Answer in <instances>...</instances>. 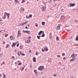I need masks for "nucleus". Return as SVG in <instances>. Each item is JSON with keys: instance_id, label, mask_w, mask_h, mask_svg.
Wrapping results in <instances>:
<instances>
[{"instance_id": "473e14b6", "label": "nucleus", "mask_w": 78, "mask_h": 78, "mask_svg": "<svg viewBox=\"0 0 78 78\" xmlns=\"http://www.w3.org/2000/svg\"><path fill=\"white\" fill-rule=\"evenodd\" d=\"M29 17H30V18H32V15L31 14H30L29 15Z\"/></svg>"}, {"instance_id": "338daca9", "label": "nucleus", "mask_w": 78, "mask_h": 78, "mask_svg": "<svg viewBox=\"0 0 78 78\" xmlns=\"http://www.w3.org/2000/svg\"><path fill=\"white\" fill-rule=\"evenodd\" d=\"M2 74H0V76H2Z\"/></svg>"}, {"instance_id": "aec40b11", "label": "nucleus", "mask_w": 78, "mask_h": 78, "mask_svg": "<svg viewBox=\"0 0 78 78\" xmlns=\"http://www.w3.org/2000/svg\"><path fill=\"white\" fill-rule=\"evenodd\" d=\"M44 49L46 50V51H48V48L46 47H44Z\"/></svg>"}, {"instance_id": "7c9ffc66", "label": "nucleus", "mask_w": 78, "mask_h": 78, "mask_svg": "<svg viewBox=\"0 0 78 78\" xmlns=\"http://www.w3.org/2000/svg\"><path fill=\"white\" fill-rule=\"evenodd\" d=\"M56 40L57 41H59V37H56Z\"/></svg>"}, {"instance_id": "4c0bfd02", "label": "nucleus", "mask_w": 78, "mask_h": 78, "mask_svg": "<svg viewBox=\"0 0 78 78\" xmlns=\"http://www.w3.org/2000/svg\"><path fill=\"white\" fill-rule=\"evenodd\" d=\"M37 38L38 39H40V36H37Z\"/></svg>"}, {"instance_id": "a211bd4d", "label": "nucleus", "mask_w": 78, "mask_h": 78, "mask_svg": "<svg viewBox=\"0 0 78 78\" xmlns=\"http://www.w3.org/2000/svg\"><path fill=\"white\" fill-rule=\"evenodd\" d=\"M49 37H51V38L52 37V34L51 33L49 34Z\"/></svg>"}, {"instance_id": "a18cd8bd", "label": "nucleus", "mask_w": 78, "mask_h": 78, "mask_svg": "<svg viewBox=\"0 0 78 78\" xmlns=\"http://www.w3.org/2000/svg\"><path fill=\"white\" fill-rule=\"evenodd\" d=\"M8 34H7V35H5V37H6L8 36Z\"/></svg>"}, {"instance_id": "412c9836", "label": "nucleus", "mask_w": 78, "mask_h": 78, "mask_svg": "<svg viewBox=\"0 0 78 78\" xmlns=\"http://www.w3.org/2000/svg\"><path fill=\"white\" fill-rule=\"evenodd\" d=\"M45 22H42V25H43V26H44L45 25Z\"/></svg>"}, {"instance_id": "de8ad7c7", "label": "nucleus", "mask_w": 78, "mask_h": 78, "mask_svg": "<svg viewBox=\"0 0 78 78\" xmlns=\"http://www.w3.org/2000/svg\"><path fill=\"white\" fill-rule=\"evenodd\" d=\"M57 57H58V58H60V56L59 55H57Z\"/></svg>"}, {"instance_id": "20e7f679", "label": "nucleus", "mask_w": 78, "mask_h": 78, "mask_svg": "<svg viewBox=\"0 0 78 78\" xmlns=\"http://www.w3.org/2000/svg\"><path fill=\"white\" fill-rule=\"evenodd\" d=\"M38 70H42L44 69V67L40 66L38 67Z\"/></svg>"}, {"instance_id": "69168bd1", "label": "nucleus", "mask_w": 78, "mask_h": 78, "mask_svg": "<svg viewBox=\"0 0 78 78\" xmlns=\"http://www.w3.org/2000/svg\"><path fill=\"white\" fill-rule=\"evenodd\" d=\"M50 17V16H48V18H49Z\"/></svg>"}, {"instance_id": "f3484780", "label": "nucleus", "mask_w": 78, "mask_h": 78, "mask_svg": "<svg viewBox=\"0 0 78 78\" xmlns=\"http://www.w3.org/2000/svg\"><path fill=\"white\" fill-rule=\"evenodd\" d=\"M4 15L3 16V17H2V18L3 19H6V15L5 14H4Z\"/></svg>"}, {"instance_id": "ea45409f", "label": "nucleus", "mask_w": 78, "mask_h": 78, "mask_svg": "<svg viewBox=\"0 0 78 78\" xmlns=\"http://www.w3.org/2000/svg\"><path fill=\"white\" fill-rule=\"evenodd\" d=\"M75 46H78V44H74Z\"/></svg>"}, {"instance_id": "4be33fe9", "label": "nucleus", "mask_w": 78, "mask_h": 78, "mask_svg": "<svg viewBox=\"0 0 78 78\" xmlns=\"http://www.w3.org/2000/svg\"><path fill=\"white\" fill-rule=\"evenodd\" d=\"M36 71V70H35L34 71V72L35 73H36V75H37V72Z\"/></svg>"}, {"instance_id": "6e6552de", "label": "nucleus", "mask_w": 78, "mask_h": 78, "mask_svg": "<svg viewBox=\"0 0 78 78\" xmlns=\"http://www.w3.org/2000/svg\"><path fill=\"white\" fill-rule=\"evenodd\" d=\"M33 62H36V57H34L33 58Z\"/></svg>"}, {"instance_id": "37998d69", "label": "nucleus", "mask_w": 78, "mask_h": 78, "mask_svg": "<svg viewBox=\"0 0 78 78\" xmlns=\"http://www.w3.org/2000/svg\"><path fill=\"white\" fill-rule=\"evenodd\" d=\"M27 38H28V39H30V38H31V37L28 36L27 37Z\"/></svg>"}, {"instance_id": "c03bdc74", "label": "nucleus", "mask_w": 78, "mask_h": 78, "mask_svg": "<svg viewBox=\"0 0 78 78\" xmlns=\"http://www.w3.org/2000/svg\"><path fill=\"white\" fill-rule=\"evenodd\" d=\"M61 12H64V9H62Z\"/></svg>"}, {"instance_id": "79ce46f5", "label": "nucleus", "mask_w": 78, "mask_h": 78, "mask_svg": "<svg viewBox=\"0 0 78 78\" xmlns=\"http://www.w3.org/2000/svg\"><path fill=\"white\" fill-rule=\"evenodd\" d=\"M26 18H27V19H28V18H30L29 16H27V15H26Z\"/></svg>"}, {"instance_id": "6e6d98bb", "label": "nucleus", "mask_w": 78, "mask_h": 78, "mask_svg": "<svg viewBox=\"0 0 78 78\" xmlns=\"http://www.w3.org/2000/svg\"><path fill=\"white\" fill-rule=\"evenodd\" d=\"M20 49H22V46H20Z\"/></svg>"}, {"instance_id": "5fc2aeb1", "label": "nucleus", "mask_w": 78, "mask_h": 78, "mask_svg": "<svg viewBox=\"0 0 78 78\" xmlns=\"http://www.w3.org/2000/svg\"><path fill=\"white\" fill-rule=\"evenodd\" d=\"M66 59V57H63V59H64H64Z\"/></svg>"}, {"instance_id": "6ab92c4d", "label": "nucleus", "mask_w": 78, "mask_h": 78, "mask_svg": "<svg viewBox=\"0 0 78 78\" xmlns=\"http://www.w3.org/2000/svg\"><path fill=\"white\" fill-rule=\"evenodd\" d=\"M75 5V3H73V4H72L71 3V6H74Z\"/></svg>"}, {"instance_id": "bf43d9fd", "label": "nucleus", "mask_w": 78, "mask_h": 78, "mask_svg": "<svg viewBox=\"0 0 78 78\" xmlns=\"http://www.w3.org/2000/svg\"><path fill=\"white\" fill-rule=\"evenodd\" d=\"M31 50H30V51H29V52L30 53V52H31Z\"/></svg>"}, {"instance_id": "ddd939ff", "label": "nucleus", "mask_w": 78, "mask_h": 78, "mask_svg": "<svg viewBox=\"0 0 78 78\" xmlns=\"http://www.w3.org/2000/svg\"><path fill=\"white\" fill-rule=\"evenodd\" d=\"M24 68H25V66H23V67H21L20 69L21 70V71H23Z\"/></svg>"}, {"instance_id": "f704fd0d", "label": "nucleus", "mask_w": 78, "mask_h": 78, "mask_svg": "<svg viewBox=\"0 0 78 78\" xmlns=\"http://www.w3.org/2000/svg\"><path fill=\"white\" fill-rule=\"evenodd\" d=\"M35 54H36V55L37 56L38 55V52L37 51L36 52Z\"/></svg>"}, {"instance_id": "5701e85b", "label": "nucleus", "mask_w": 78, "mask_h": 78, "mask_svg": "<svg viewBox=\"0 0 78 78\" xmlns=\"http://www.w3.org/2000/svg\"><path fill=\"white\" fill-rule=\"evenodd\" d=\"M76 41H78V35L77 36L76 39Z\"/></svg>"}, {"instance_id": "39448f33", "label": "nucleus", "mask_w": 78, "mask_h": 78, "mask_svg": "<svg viewBox=\"0 0 78 78\" xmlns=\"http://www.w3.org/2000/svg\"><path fill=\"white\" fill-rule=\"evenodd\" d=\"M4 14H5V16H7V18H9V16H10V14L8 13L7 12H5L4 13Z\"/></svg>"}, {"instance_id": "1a4fd4ad", "label": "nucleus", "mask_w": 78, "mask_h": 78, "mask_svg": "<svg viewBox=\"0 0 78 78\" xmlns=\"http://www.w3.org/2000/svg\"><path fill=\"white\" fill-rule=\"evenodd\" d=\"M21 53H22V52L19 51L17 53V55L18 56H20V55H21Z\"/></svg>"}, {"instance_id": "4468645a", "label": "nucleus", "mask_w": 78, "mask_h": 78, "mask_svg": "<svg viewBox=\"0 0 78 78\" xmlns=\"http://www.w3.org/2000/svg\"><path fill=\"white\" fill-rule=\"evenodd\" d=\"M64 18H65V17H64V16L63 15L61 16L60 17V19H64Z\"/></svg>"}, {"instance_id": "f257e3e1", "label": "nucleus", "mask_w": 78, "mask_h": 78, "mask_svg": "<svg viewBox=\"0 0 78 78\" xmlns=\"http://www.w3.org/2000/svg\"><path fill=\"white\" fill-rule=\"evenodd\" d=\"M77 56V54L73 53L71 56V58H72V59L70 60V61L71 62L72 61H75V59H76V57Z\"/></svg>"}, {"instance_id": "e433bc0d", "label": "nucleus", "mask_w": 78, "mask_h": 78, "mask_svg": "<svg viewBox=\"0 0 78 78\" xmlns=\"http://www.w3.org/2000/svg\"><path fill=\"white\" fill-rule=\"evenodd\" d=\"M62 55L63 56H65V54L64 53H62Z\"/></svg>"}, {"instance_id": "7ed1b4c3", "label": "nucleus", "mask_w": 78, "mask_h": 78, "mask_svg": "<svg viewBox=\"0 0 78 78\" xmlns=\"http://www.w3.org/2000/svg\"><path fill=\"white\" fill-rule=\"evenodd\" d=\"M24 10L25 9L23 7H21L20 9V13H22V12H23Z\"/></svg>"}, {"instance_id": "864d4df0", "label": "nucleus", "mask_w": 78, "mask_h": 78, "mask_svg": "<svg viewBox=\"0 0 78 78\" xmlns=\"http://www.w3.org/2000/svg\"><path fill=\"white\" fill-rule=\"evenodd\" d=\"M3 74H4V75H3V76H6V75H5V74H4V73H3Z\"/></svg>"}, {"instance_id": "8fccbe9b", "label": "nucleus", "mask_w": 78, "mask_h": 78, "mask_svg": "<svg viewBox=\"0 0 78 78\" xmlns=\"http://www.w3.org/2000/svg\"><path fill=\"white\" fill-rule=\"evenodd\" d=\"M16 2H17L18 3H19V1H18V0H17Z\"/></svg>"}, {"instance_id": "c9c22d12", "label": "nucleus", "mask_w": 78, "mask_h": 78, "mask_svg": "<svg viewBox=\"0 0 78 78\" xmlns=\"http://www.w3.org/2000/svg\"><path fill=\"white\" fill-rule=\"evenodd\" d=\"M2 18H0V23H2Z\"/></svg>"}, {"instance_id": "c756f323", "label": "nucleus", "mask_w": 78, "mask_h": 78, "mask_svg": "<svg viewBox=\"0 0 78 78\" xmlns=\"http://www.w3.org/2000/svg\"><path fill=\"white\" fill-rule=\"evenodd\" d=\"M22 64V63L19 62L18 64V66H20Z\"/></svg>"}, {"instance_id": "f8f14e48", "label": "nucleus", "mask_w": 78, "mask_h": 78, "mask_svg": "<svg viewBox=\"0 0 78 78\" xmlns=\"http://www.w3.org/2000/svg\"><path fill=\"white\" fill-rule=\"evenodd\" d=\"M10 38L11 40H14V38L12 37V36H11L10 37Z\"/></svg>"}, {"instance_id": "a878e982", "label": "nucleus", "mask_w": 78, "mask_h": 78, "mask_svg": "<svg viewBox=\"0 0 78 78\" xmlns=\"http://www.w3.org/2000/svg\"><path fill=\"white\" fill-rule=\"evenodd\" d=\"M5 62H4L1 64V66H2L3 64H4V65H5Z\"/></svg>"}, {"instance_id": "9d476101", "label": "nucleus", "mask_w": 78, "mask_h": 78, "mask_svg": "<svg viewBox=\"0 0 78 78\" xmlns=\"http://www.w3.org/2000/svg\"><path fill=\"white\" fill-rule=\"evenodd\" d=\"M16 43H12V47H15L16 46Z\"/></svg>"}, {"instance_id": "052dcab7", "label": "nucleus", "mask_w": 78, "mask_h": 78, "mask_svg": "<svg viewBox=\"0 0 78 78\" xmlns=\"http://www.w3.org/2000/svg\"><path fill=\"white\" fill-rule=\"evenodd\" d=\"M27 28H28V27H25L26 29H27Z\"/></svg>"}, {"instance_id": "774afa93", "label": "nucleus", "mask_w": 78, "mask_h": 78, "mask_svg": "<svg viewBox=\"0 0 78 78\" xmlns=\"http://www.w3.org/2000/svg\"><path fill=\"white\" fill-rule=\"evenodd\" d=\"M63 23H65V22H66V21L65 22H63Z\"/></svg>"}, {"instance_id": "72a5a7b5", "label": "nucleus", "mask_w": 78, "mask_h": 78, "mask_svg": "<svg viewBox=\"0 0 78 78\" xmlns=\"http://www.w3.org/2000/svg\"><path fill=\"white\" fill-rule=\"evenodd\" d=\"M19 46V43L17 44H16L17 47H18Z\"/></svg>"}, {"instance_id": "f03ea898", "label": "nucleus", "mask_w": 78, "mask_h": 78, "mask_svg": "<svg viewBox=\"0 0 78 78\" xmlns=\"http://www.w3.org/2000/svg\"><path fill=\"white\" fill-rule=\"evenodd\" d=\"M46 4H47V2L44 3V6H43L42 7L41 10L43 12L45 11L46 10Z\"/></svg>"}, {"instance_id": "3c124183", "label": "nucleus", "mask_w": 78, "mask_h": 78, "mask_svg": "<svg viewBox=\"0 0 78 78\" xmlns=\"http://www.w3.org/2000/svg\"><path fill=\"white\" fill-rule=\"evenodd\" d=\"M54 76H56V74H54L53 75Z\"/></svg>"}, {"instance_id": "09e8293b", "label": "nucleus", "mask_w": 78, "mask_h": 78, "mask_svg": "<svg viewBox=\"0 0 78 78\" xmlns=\"http://www.w3.org/2000/svg\"><path fill=\"white\" fill-rule=\"evenodd\" d=\"M3 44H5V41H3Z\"/></svg>"}, {"instance_id": "58836bf2", "label": "nucleus", "mask_w": 78, "mask_h": 78, "mask_svg": "<svg viewBox=\"0 0 78 78\" xmlns=\"http://www.w3.org/2000/svg\"><path fill=\"white\" fill-rule=\"evenodd\" d=\"M21 55H23V56H25V54H24L23 53H21Z\"/></svg>"}, {"instance_id": "4d7b16f0", "label": "nucleus", "mask_w": 78, "mask_h": 78, "mask_svg": "<svg viewBox=\"0 0 78 78\" xmlns=\"http://www.w3.org/2000/svg\"><path fill=\"white\" fill-rule=\"evenodd\" d=\"M17 51L16 49L14 50V51H15V52H17Z\"/></svg>"}, {"instance_id": "9b49d317", "label": "nucleus", "mask_w": 78, "mask_h": 78, "mask_svg": "<svg viewBox=\"0 0 78 78\" xmlns=\"http://www.w3.org/2000/svg\"><path fill=\"white\" fill-rule=\"evenodd\" d=\"M25 33H27V34H30V31L29 30H27L25 31Z\"/></svg>"}, {"instance_id": "2f4dec72", "label": "nucleus", "mask_w": 78, "mask_h": 78, "mask_svg": "<svg viewBox=\"0 0 78 78\" xmlns=\"http://www.w3.org/2000/svg\"><path fill=\"white\" fill-rule=\"evenodd\" d=\"M35 26L36 27H38V25L37 23H36L35 24Z\"/></svg>"}, {"instance_id": "2eb2a0df", "label": "nucleus", "mask_w": 78, "mask_h": 78, "mask_svg": "<svg viewBox=\"0 0 78 78\" xmlns=\"http://www.w3.org/2000/svg\"><path fill=\"white\" fill-rule=\"evenodd\" d=\"M42 33V31L41 30L38 33V35H41Z\"/></svg>"}, {"instance_id": "c85d7f7f", "label": "nucleus", "mask_w": 78, "mask_h": 78, "mask_svg": "<svg viewBox=\"0 0 78 78\" xmlns=\"http://www.w3.org/2000/svg\"><path fill=\"white\" fill-rule=\"evenodd\" d=\"M23 25H24V24H23V23H22L20 24V26H23Z\"/></svg>"}, {"instance_id": "bb28decb", "label": "nucleus", "mask_w": 78, "mask_h": 78, "mask_svg": "<svg viewBox=\"0 0 78 78\" xmlns=\"http://www.w3.org/2000/svg\"><path fill=\"white\" fill-rule=\"evenodd\" d=\"M68 7H71V3L69 4L68 5Z\"/></svg>"}, {"instance_id": "cd10ccee", "label": "nucleus", "mask_w": 78, "mask_h": 78, "mask_svg": "<svg viewBox=\"0 0 78 78\" xmlns=\"http://www.w3.org/2000/svg\"><path fill=\"white\" fill-rule=\"evenodd\" d=\"M9 45L8 44L7 45H6V46L5 48H8V47H9Z\"/></svg>"}, {"instance_id": "680f3d73", "label": "nucleus", "mask_w": 78, "mask_h": 78, "mask_svg": "<svg viewBox=\"0 0 78 78\" xmlns=\"http://www.w3.org/2000/svg\"><path fill=\"white\" fill-rule=\"evenodd\" d=\"M51 0H50L49 1V3H51Z\"/></svg>"}, {"instance_id": "b1692460", "label": "nucleus", "mask_w": 78, "mask_h": 78, "mask_svg": "<svg viewBox=\"0 0 78 78\" xmlns=\"http://www.w3.org/2000/svg\"><path fill=\"white\" fill-rule=\"evenodd\" d=\"M12 59H13V60H14L15 59V57H14V56H12Z\"/></svg>"}, {"instance_id": "e2e57ef3", "label": "nucleus", "mask_w": 78, "mask_h": 78, "mask_svg": "<svg viewBox=\"0 0 78 78\" xmlns=\"http://www.w3.org/2000/svg\"><path fill=\"white\" fill-rule=\"evenodd\" d=\"M42 33H43V34H44V31H42Z\"/></svg>"}, {"instance_id": "0eeeda50", "label": "nucleus", "mask_w": 78, "mask_h": 78, "mask_svg": "<svg viewBox=\"0 0 78 78\" xmlns=\"http://www.w3.org/2000/svg\"><path fill=\"white\" fill-rule=\"evenodd\" d=\"M30 42H31V41L29 39H28L27 41H26V43L27 44H29V43H30Z\"/></svg>"}, {"instance_id": "393cba45", "label": "nucleus", "mask_w": 78, "mask_h": 78, "mask_svg": "<svg viewBox=\"0 0 78 78\" xmlns=\"http://www.w3.org/2000/svg\"><path fill=\"white\" fill-rule=\"evenodd\" d=\"M44 36H45V34H43L41 37H44Z\"/></svg>"}, {"instance_id": "13d9d810", "label": "nucleus", "mask_w": 78, "mask_h": 78, "mask_svg": "<svg viewBox=\"0 0 78 78\" xmlns=\"http://www.w3.org/2000/svg\"><path fill=\"white\" fill-rule=\"evenodd\" d=\"M42 51H44V50L43 49H42Z\"/></svg>"}, {"instance_id": "0e129e2a", "label": "nucleus", "mask_w": 78, "mask_h": 78, "mask_svg": "<svg viewBox=\"0 0 78 78\" xmlns=\"http://www.w3.org/2000/svg\"><path fill=\"white\" fill-rule=\"evenodd\" d=\"M17 0H15V2H17Z\"/></svg>"}, {"instance_id": "a19ab883", "label": "nucleus", "mask_w": 78, "mask_h": 78, "mask_svg": "<svg viewBox=\"0 0 78 78\" xmlns=\"http://www.w3.org/2000/svg\"><path fill=\"white\" fill-rule=\"evenodd\" d=\"M25 2V0H23L21 2V3H23Z\"/></svg>"}, {"instance_id": "dca6fc26", "label": "nucleus", "mask_w": 78, "mask_h": 78, "mask_svg": "<svg viewBox=\"0 0 78 78\" xmlns=\"http://www.w3.org/2000/svg\"><path fill=\"white\" fill-rule=\"evenodd\" d=\"M56 28L57 30H59L60 29V26H57Z\"/></svg>"}, {"instance_id": "49530a36", "label": "nucleus", "mask_w": 78, "mask_h": 78, "mask_svg": "<svg viewBox=\"0 0 78 78\" xmlns=\"http://www.w3.org/2000/svg\"><path fill=\"white\" fill-rule=\"evenodd\" d=\"M25 31H26V30H23V33H25Z\"/></svg>"}, {"instance_id": "423d86ee", "label": "nucleus", "mask_w": 78, "mask_h": 78, "mask_svg": "<svg viewBox=\"0 0 78 78\" xmlns=\"http://www.w3.org/2000/svg\"><path fill=\"white\" fill-rule=\"evenodd\" d=\"M20 35H21V34L20 33V30H19L17 33V37H19V36H20Z\"/></svg>"}, {"instance_id": "603ef678", "label": "nucleus", "mask_w": 78, "mask_h": 78, "mask_svg": "<svg viewBox=\"0 0 78 78\" xmlns=\"http://www.w3.org/2000/svg\"><path fill=\"white\" fill-rule=\"evenodd\" d=\"M75 22H78V21H77V20H75Z\"/></svg>"}]
</instances>
